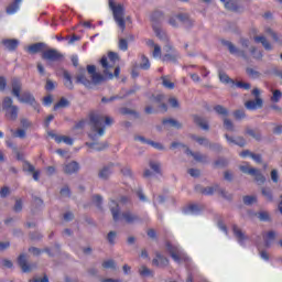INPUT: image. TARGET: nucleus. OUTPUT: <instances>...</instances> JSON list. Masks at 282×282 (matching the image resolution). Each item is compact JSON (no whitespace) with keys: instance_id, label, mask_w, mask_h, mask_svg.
<instances>
[{"instance_id":"obj_29","label":"nucleus","mask_w":282,"mask_h":282,"mask_svg":"<svg viewBox=\"0 0 282 282\" xmlns=\"http://www.w3.org/2000/svg\"><path fill=\"white\" fill-rule=\"evenodd\" d=\"M134 140H139L140 142H143V143H147V144H151V147H153L154 149H158L159 151H162V149H164V147H162L158 142L147 141V139H144V137H135Z\"/></svg>"},{"instance_id":"obj_20","label":"nucleus","mask_w":282,"mask_h":282,"mask_svg":"<svg viewBox=\"0 0 282 282\" xmlns=\"http://www.w3.org/2000/svg\"><path fill=\"white\" fill-rule=\"evenodd\" d=\"M64 86L66 89H74V79L68 70H63Z\"/></svg>"},{"instance_id":"obj_36","label":"nucleus","mask_w":282,"mask_h":282,"mask_svg":"<svg viewBox=\"0 0 282 282\" xmlns=\"http://www.w3.org/2000/svg\"><path fill=\"white\" fill-rule=\"evenodd\" d=\"M65 107H69V100H67L65 97H62L58 104H56L53 109L54 111H57V109H63Z\"/></svg>"},{"instance_id":"obj_23","label":"nucleus","mask_w":282,"mask_h":282,"mask_svg":"<svg viewBox=\"0 0 282 282\" xmlns=\"http://www.w3.org/2000/svg\"><path fill=\"white\" fill-rule=\"evenodd\" d=\"M225 138L229 144H237V147H246V139H243L242 137H238L235 140L232 137L225 134Z\"/></svg>"},{"instance_id":"obj_15","label":"nucleus","mask_w":282,"mask_h":282,"mask_svg":"<svg viewBox=\"0 0 282 282\" xmlns=\"http://www.w3.org/2000/svg\"><path fill=\"white\" fill-rule=\"evenodd\" d=\"M2 45L9 52H17V47H19V40H17V39H4V40H2Z\"/></svg>"},{"instance_id":"obj_39","label":"nucleus","mask_w":282,"mask_h":282,"mask_svg":"<svg viewBox=\"0 0 282 282\" xmlns=\"http://www.w3.org/2000/svg\"><path fill=\"white\" fill-rule=\"evenodd\" d=\"M162 19H164V13L162 11H155L151 15V21H153V23H158V21H162Z\"/></svg>"},{"instance_id":"obj_12","label":"nucleus","mask_w":282,"mask_h":282,"mask_svg":"<svg viewBox=\"0 0 282 282\" xmlns=\"http://www.w3.org/2000/svg\"><path fill=\"white\" fill-rule=\"evenodd\" d=\"M202 193L203 195H213V193H219V195H221V197H224L225 199H230V197L226 195V191L219 188V185L205 187L202 189Z\"/></svg>"},{"instance_id":"obj_32","label":"nucleus","mask_w":282,"mask_h":282,"mask_svg":"<svg viewBox=\"0 0 282 282\" xmlns=\"http://www.w3.org/2000/svg\"><path fill=\"white\" fill-rule=\"evenodd\" d=\"M246 73L249 76V78H252L253 80H256L257 78H261V73L254 68L247 67Z\"/></svg>"},{"instance_id":"obj_6","label":"nucleus","mask_w":282,"mask_h":282,"mask_svg":"<svg viewBox=\"0 0 282 282\" xmlns=\"http://www.w3.org/2000/svg\"><path fill=\"white\" fill-rule=\"evenodd\" d=\"M109 8L112 10L113 19L117 25L120 28L121 32H124L127 29V22H124V6H116L113 0H109Z\"/></svg>"},{"instance_id":"obj_53","label":"nucleus","mask_w":282,"mask_h":282,"mask_svg":"<svg viewBox=\"0 0 282 282\" xmlns=\"http://www.w3.org/2000/svg\"><path fill=\"white\" fill-rule=\"evenodd\" d=\"M93 202L97 206V208L102 207V196H100V195L93 196Z\"/></svg>"},{"instance_id":"obj_33","label":"nucleus","mask_w":282,"mask_h":282,"mask_svg":"<svg viewBox=\"0 0 282 282\" xmlns=\"http://www.w3.org/2000/svg\"><path fill=\"white\" fill-rule=\"evenodd\" d=\"M177 58L180 55L177 53L174 54H165L162 58L163 63H177Z\"/></svg>"},{"instance_id":"obj_35","label":"nucleus","mask_w":282,"mask_h":282,"mask_svg":"<svg viewBox=\"0 0 282 282\" xmlns=\"http://www.w3.org/2000/svg\"><path fill=\"white\" fill-rule=\"evenodd\" d=\"M111 165L105 166L100 172H99V177L100 180H107V177H109V175H111Z\"/></svg>"},{"instance_id":"obj_46","label":"nucleus","mask_w":282,"mask_h":282,"mask_svg":"<svg viewBox=\"0 0 282 282\" xmlns=\"http://www.w3.org/2000/svg\"><path fill=\"white\" fill-rule=\"evenodd\" d=\"M224 127L227 131H235V124L228 118L224 119Z\"/></svg>"},{"instance_id":"obj_5","label":"nucleus","mask_w":282,"mask_h":282,"mask_svg":"<svg viewBox=\"0 0 282 282\" xmlns=\"http://www.w3.org/2000/svg\"><path fill=\"white\" fill-rule=\"evenodd\" d=\"M12 87V96L18 98L19 102H22L24 105H31V107H34L36 105V99L34 98V95L30 91H24L21 94V80L19 79H12L11 82Z\"/></svg>"},{"instance_id":"obj_64","label":"nucleus","mask_w":282,"mask_h":282,"mask_svg":"<svg viewBox=\"0 0 282 282\" xmlns=\"http://www.w3.org/2000/svg\"><path fill=\"white\" fill-rule=\"evenodd\" d=\"M193 140L198 142V144H208V139L202 137H193Z\"/></svg>"},{"instance_id":"obj_56","label":"nucleus","mask_w":282,"mask_h":282,"mask_svg":"<svg viewBox=\"0 0 282 282\" xmlns=\"http://www.w3.org/2000/svg\"><path fill=\"white\" fill-rule=\"evenodd\" d=\"M234 116L236 120H243V118H246V112L243 110H236Z\"/></svg>"},{"instance_id":"obj_14","label":"nucleus","mask_w":282,"mask_h":282,"mask_svg":"<svg viewBox=\"0 0 282 282\" xmlns=\"http://www.w3.org/2000/svg\"><path fill=\"white\" fill-rule=\"evenodd\" d=\"M50 138H54L55 142H57V144H61V142H64L65 144H68L69 147H72V144H74V139L66 137V135H58L54 132H48Z\"/></svg>"},{"instance_id":"obj_13","label":"nucleus","mask_w":282,"mask_h":282,"mask_svg":"<svg viewBox=\"0 0 282 282\" xmlns=\"http://www.w3.org/2000/svg\"><path fill=\"white\" fill-rule=\"evenodd\" d=\"M166 249L167 252H170V256L172 257L173 261H175V263H181L182 256H180V249H177V247L175 246H172L171 242H166Z\"/></svg>"},{"instance_id":"obj_37","label":"nucleus","mask_w":282,"mask_h":282,"mask_svg":"<svg viewBox=\"0 0 282 282\" xmlns=\"http://www.w3.org/2000/svg\"><path fill=\"white\" fill-rule=\"evenodd\" d=\"M219 79L225 85H235V79H231L226 73H219Z\"/></svg>"},{"instance_id":"obj_60","label":"nucleus","mask_w":282,"mask_h":282,"mask_svg":"<svg viewBox=\"0 0 282 282\" xmlns=\"http://www.w3.org/2000/svg\"><path fill=\"white\" fill-rule=\"evenodd\" d=\"M248 135H251V138H254V140H261V134L254 132V130L249 129L247 130Z\"/></svg>"},{"instance_id":"obj_51","label":"nucleus","mask_w":282,"mask_h":282,"mask_svg":"<svg viewBox=\"0 0 282 282\" xmlns=\"http://www.w3.org/2000/svg\"><path fill=\"white\" fill-rule=\"evenodd\" d=\"M282 98V93L281 90L276 89L273 91V96L271 97L272 102H279Z\"/></svg>"},{"instance_id":"obj_17","label":"nucleus","mask_w":282,"mask_h":282,"mask_svg":"<svg viewBox=\"0 0 282 282\" xmlns=\"http://www.w3.org/2000/svg\"><path fill=\"white\" fill-rule=\"evenodd\" d=\"M79 170L80 165H78V162L76 161H73L64 165V173L66 175H74V173H78Z\"/></svg>"},{"instance_id":"obj_44","label":"nucleus","mask_w":282,"mask_h":282,"mask_svg":"<svg viewBox=\"0 0 282 282\" xmlns=\"http://www.w3.org/2000/svg\"><path fill=\"white\" fill-rule=\"evenodd\" d=\"M141 69H150L151 68V62H149V57L142 55V63L140 65Z\"/></svg>"},{"instance_id":"obj_30","label":"nucleus","mask_w":282,"mask_h":282,"mask_svg":"<svg viewBox=\"0 0 282 282\" xmlns=\"http://www.w3.org/2000/svg\"><path fill=\"white\" fill-rule=\"evenodd\" d=\"M221 3H225V8L227 10H231L232 12H237L239 10V7L237 6V1L235 0H229L226 2V0H220Z\"/></svg>"},{"instance_id":"obj_21","label":"nucleus","mask_w":282,"mask_h":282,"mask_svg":"<svg viewBox=\"0 0 282 282\" xmlns=\"http://www.w3.org/2000/svg\"><path fill=\"white\" fill-rule=\"evenodd\" d=\"M24 171H28V173H33V180L35 182H39V177L41 176V172L36 171L34 165H32L30 162H25L23 166Z\"/></svg>"},{"instance_id":"obj_40","label":"nucleus","mask_w":282,"mask_h":282,"mask_svg":"<svg viewBox=\"0 0 282 282\" xmlns=\"http://www.w3.org/2000/svg\"><path fill=\"white\" fill-rule=\"evenodd\" d=\"M214 111H216L218 116H228V109L224 108V106L221 105L215 106Z\"/></svg>"},{"instance_id":"obj_16","label":"nucleus","mask_w":282,"mask_h":282,"mask_svg":"<svg viewBox=\"0 0 282 282\" xmlns=\"http://www.w3.org/2000/svg\"><path fill=\"white\" fill-rule=\"evenodd\" d=\"M152 265H155L156 268H166V265H169V260L160 252H156V258L152 260Z\"/></svg>"},{"instance_id":"obj_22","label":"nucleus","mask_w":282,"mask_h":282,"mask_svg":"<svg viewBox=\"0 0 282 282\" xmlns=\"http://www.w3.org/2000/svg\"><path fill=\"white\" fill-rule=\"evenodd\" d=\"M185 153L187 155H192V158H194V160H196V162H202V163H206L208 162V156L200 154V153H194L193 151H191V149L186 148L185 149Z\"/></svg>"},{"instance_id":"obj_43","label":"nucleus","mask_w":282,"mask_h":282,"mask_svg":"<svg viewBox=\"0 0 282 282\" xmlns=\"http://www.w3.org/2000/svg\"><path fill=\"white\" fill-rule=\"evenodd\" d=\"M120 113H122V116H135L137 118H139V116H140V115H138V112H135L129 108H121Z\"/></svg>"},{"instance_id":"obj_52","label":"nucleus","mask_w":282,"mask_h":282,"mask_svg":"<svg viewBox=\"0 0 282 282\" xmlns=\"http://www.w3.org/2000/svg\"><path fill=\"white\" fill-rule=\"evenodd\" d=\"M256 202H257L256 196H245L243 197V204H246L247 206H251V204H254Z\"/></svg>"},{"instance_id":"obj_54","label":"nucleus","mask_w":282,"mask_h":282,"mask_svg":"<svg viewBox=\"0 0 282 282\" xmlns=\"http://www.w3.org/2000/svg\"><path fill=\"white\" fill-rule=\"evenodd\" d=\"M13 210H14V213H21V210H23V200L18 199V200L15 202V205H14V207H13Z\"/></svg>"},{"instance_id":"obj_34","label":"nucleus","mask_w":282,"mask_h":282,"mask_svg":"<svg viewBox=\"0 0 282 282\" xmlns=\"http://www.w3.org/2000/svg\"><path fill=\"white\" fill-rule=\"evenodd\" d=\"M86 147H89V149H95V151H105L109 144L107 142L105 143H86Z\"/></svg>"},{"instance_id":"obj_2","label":"nucleus","mask_w":282,"mask_h":282,"mask_svg":"<svg viewBox=\"0 0 282 282\" xmlns=\"http://www.w3.org/2000/svg\"><path fill=\"white\" fill-rule=\"evenodd\" d=\"M46 45L43 42H39L35 44H32L28 47L29 54H39L42 52V58L43 61H48L50 63H61L63 58H65V55L63 53L58 52V50L55 48H48L45 50Z\"/></svg>"},{"instance_id":"obj_49","label":"nucleus","mask_w":282,"mask_h":282,"mask_svg":"<svg viewBox=\"0 0 282 282\" xmlns=\"http://www.w3.org/2000/svg\"><path fill=\"white\" fill-rule=\"evenodd\" d=\"M119 50H121L122 52H127V50H129V43L126 39L119 40Z\"/></svg>"},{"instance_id":"obj_58","label":"nucleus","mask_w":282,"mask_h":282,"mask_svg":"<svg viewBox=\"0 0 282 282\" xmlns=\"http://www.w3.org/2000/svg\"><path fill=\"white\" fill-rule=\"evenodd\" d=\"M150 167L152 169V171H154V173H162V171L160 170V163L150 162Z\"/></svg>"},{"instance_id":"obj_24","label":"nucleus","mask_w":282,"mask_h":282,"mask_svg":"<svg viewBox=\"0 0 282 282\" xmlns=\"http://www.w3.org/2000/svg\"><path fill=\"white\" fill-rule=\"evenodd\" d=\"M194 122L195 124H197V127H200V129H203L204 131H208L209 126H208V121H206L204 118L195 115L194 116Z\"/></svg>"},{"instance_id":"obj_62","label":"nucleus","mask_w":282,"mask_h":282,"mask_svg":"<svg viewBox=\"0 0 282 282\" xmlns=\"http://www.w3.org/2000/svg\"><path fill=\"white\" fill-rule=\"evenodd\" d=\"M62 197H72V191H69V187H64L61 189Z\"/></svg>"},{"instance_id":"obj_26","label":"nucleus","mask_w":282,"mask_h":282,"mask_svg":"<svg viewBox=\"0 0 282 282\" xmlns=\"http://www.w3.org/2000/svg\"><path fill=\"white\" fill-rule=\"evenodd\" d=\"M251 158L254 160V162H257L258 164H261V154H254L252 152H250L249 150H245L242 152H240V158Z\"/></svg>"},{"instance_id":"obj_18","label":"nucleus","mask_w":282,"mask_h":282,"mask_svg":"<svg viewBox=\"0 0 282 282\" xmlns=\"http://www.w3.org/2000/svg\"><path fill=\"white\" fill-rule=\"evenodd\" d=\"M232 231H234V236L236 237L238 243H240V246H243L245 241H247V239H248L246 234H243V231H241V229H239V227L237 225L232 226Z\"/></svg>"},{"instance_id":"obj_42","label":"nucleus","mask_w":282,"mask_h":282,"mask_svg":"<svg viewBox=\"0 0 282 282\" xmlns=\"http://www.w3.org/2000/svg\"><path fill=\"white\" fill-rule=\"evenodd\" d=\"M162 78V85L165 87V89H175V84L173 82H170L169 78L166 77H161Z\"/></svg>"},{"instance_id":"obj_7","label":"nucleus","mask_w":282,"mask_h":282,"mask_svg":"<svg viewBox=\"0 0 282 282\" xmlns=\"http://www.w3.org/2000/svg\"><path fill=\"white\" fill-rule=\"evenodd\" d=\"M2 110L8 120L14 121L19 118V106H14V100H12L11 97H4L2 100Z\"/></svg>"},{"instance_id":"obj_59","label":"nucleus","mask_w":282,"mask_h":282,"mask_svg":"<svg viewBox=\"0 0 282 282\" xmlns=\"http://www.w3.org/2000/svg\"><path fill=\"white\" fill-rule=\"evenodd\" d=\"M262 195L268 199V202H272V192L268 188H262Z\"/></svg>"},{"instance_id":"obj_3","label":"nucleus","mask_w":282,"mask_h":282,"mask_svg":"<svg viewBox=\"0 0 282 282\" xmlns=\"http://www.w3.org/2000/svg\"><path fill=\"white\" fill-rule=\"evenodd\" d=\"M110 212L113 218V221H124V224H137V221H140V216L135 215L131 212H123L120 215V205L117 204L116 200L110 202Z\"/></svg>"},{"instance_id":"obj_9","label":"nucleus","mask_w":282,"mask_h":282,"mask_svg":"<svg viewBox=\"0 0 282 282\" xmlns=\"http://www.w3.org/2000/svg\"><path fill=\"white\" fill-rule=\"evenodd\" d=\"M239 169L242 173H247V175L254 177V181L258 182V184H263L265 182V176L261 174V171L248 165H240Z\"/></svg>"},{"instance_id":"obj_4","label":"nucleus","mask_w":282,"mask_h":282,"mask_svg":"<svg viewBox=\"0 0 282 282\" xmlns=\"http://www.w3.org/2000/svg\"><path fill=\"white\" fill-rule=\"evenodd\" d=\"M91 131L97 133V135H105V124L108 127L113 124V119L110 117H105L104 115L93 112L89 115Z\"/></svg>"},{"instance_id":"obj_28","label":"nucleus","mask_w":282,"mask_h":282,"mask_svg":"<svg viewBox=\"0 0 282 282\" xmlns=\"http://www.w3.org/2000/svg\"><path fill=\"white\" fill-rule=\"evenodd\" d=\"M203 207L197 204H191L186 207L185 213H192V215H199L202 213Z\"/></svg>"},{"instance_id":"obj_11","label":"nucleus","mask_w":282,"mask_h":282,"mask_svg":"<svg viewBox=\"0 0 282 282\" xmlns=\"http://www.w3.org/2000/svg\"><path fill=\"white\" fill-rule=\"evenodd\" d=\"M223 45L228 47L230 54H236L237 56L245 58V61H248V55L246 54V52L237 48L231 42L224 40Z\"/></svg>"},{"instance_id":"obj_27","label":"nucleus","mask_w":282,"mask_h":282,"mask_svg":"<svg viewBox=\"0 0 282 282\" xmlns=\"http://www.w3.org/2000/svg\"><path fill=\"white\" fill-rule=\"evenodd\" d=\"M274 239H276V232H274V231H269V232L264 236V247H265V248H270V246H272V241H274Z\"/></svg>"},{"instance_id":"obj_63","label":"nucleus","mask_w":282,"mask_h":282,"mask_svg":"<svg viewBox=\"0 0 282 282\" xmlns=\"http://www.w3.org/2000/svg\"><path fill=\"white\" fill-rule=\"evenodd\" d=\"M187 173H188L192 177H199V175H200V172H199V170H197V169H189V170L187 171Z\"/></svg>"},{"instance_id":"obj_55","label":"nucleus","mask_w":282,"mask_h":282,"mask_svg":"<svg viewBox=\"0 0 282 282\" xmlns=\"http://www.w3.org/2000/svg\"><path fill=\"white\" fill-rule=\"evenodd\" d=\"M154 58H160V56H162V47H160V45H154V51L152 53Z\"/></svg>"},{"instance_id":"obj_41","label":"nucleus","mask_w":282,"mask_h":282,"mask_svg":"<svg viewBox=\"0 0 282 282\" xmlns=\"http://www.w3.org/2000/svg\"><path fill=\"white\" fill-rule=\"evenodd\" d=\"M250 53L252 54L253 58H256V61H261V58H263V53L258 51L254 46L251 47Z\"/></svg>"},{"instance_id":"obj_57","label":"nucleus","mask_w":282,"mask_h":282,"mask_svg":"<svg viewBox=\"0 0 282 282\" xmlns=\"http://www.w3.org/2000/svg\"><path fill=\"white\" fill-rule=\"evenodd\" d=\"M214 166H228V160L226 159H218L216 162H214Z\"/></svg>"},{"instance_id":"obj_1","label":"nucleus","mask_w":282,"mask_h":282,"mask_svg":"<svg viewBox=\"0 0 282 282\" xmlns=\"http://www.w3.org/2000/svg\"><path fill=\"white\" fill-rule=\"evenodd\" d=\"M120 61V57L118 56V53L116 52H109L108 56H102L100 59V65L104 69V75L96 72L95 65H87L86 69L88 74L90 75V78H87L85 75V68H80V74L76 76V83L78 85H84V87H87L90 89L93 85H100V83H105V80H113L115 78H120V66H116V64ZM116 67V68H115ZM115 68V73L111 72V69Z\"/></svg>"},{"instance_id":"obj_38","label":"nucleus","mask_w":282,"mask_h":282,"mask_svg":"<svg viewBox=\"0 0 282 282\" xmlns=\"http://www.w3.org/2000/svg\"><path fill=\"white\" fill-rule=\"evenodd\" d=\"M163 124H170L171 127H175V129H182V123L175 119H164Z\"/></svg>"},{"instance_id":"obj_25","label":"nucleus","mask_w":282,"mask_h":282,"mask_svg":"<svg viewBox=\"0 0 282 282\" xmlns=\"http://www.w3.org/2000/svg\"><path fill=\"white\" fill-rule=\"evenodd\" d=\"M253 41L256 43H261L263 45L264 50H267V52H270L272 50V44H270V42H268V40L263 35L254 36Z\"/></svg>"},{"instance_id":"obj_8","label":"nucleus","mask_w":282,"mask_h":282,"mask_svg":"<svg viewBox=\"0 0 282 282\" xmlns=\"http://www.w3.org/2000/svg\"><path fill=\"white\" fill-rule=\"evenodd\" d=\"M252 96H254L256 99L247 101L245 104V107L249 109V111H254V109H261L263 107V99L259 97L261 96V90H259V88H254L252 90Z\"/></svg>"},{"instance_id":"obj_61","label":"nucleus","mask_w":282,"mask_h":282,"mask_svg":"<svg viewBox=\"0 0 282 282\" xmlns=\"http://www.w3.org/2000/svg\"><path fill=\"white\" fill-rule=\"evenodd\" d=\"M55 87L56 86L54 85V82H52L51 79H46V85H45L46 91H53Z\"/></svg>"},{"instance_id":"obj_50","label":"nucleus","mask_w":282,"mask_h":282,"mask_svg":"<svg viewBox=\"0 0 282 282\" xmlns=\"http://www.w3.org/2000/svg\"><path fill=\"white\" fill-rule=\"evenodd\" d=\"M234 85L236 87H239V89H245L246 91H248V89H250L251 87L250 83H243V82H237Z\"/></svg>"},{"instance_id":"obj_10","label":"nucleus","mask_w":282,"mask_h":282,"mask_svg":"<svg viewBox=\"0 0 282 282\" xmlns=\"http://www.w3.org/2000/svg\"><path fill=\"white\" fill-rule=\"evenodd\" d=\"M175 19H177L180 23H183L185 28H191V25H193V22L191 19H188V14H178L175 18L170 19L169 23L172 25V28H177V22H175Z\"/></svg>"},{"instance_id":"obj_47","label":"nucleus","mask_w":282,"mask_h":282,"mask_svg":"<svg viewBox=\"0 0 282 282\" xmlns=\"http://www.w3.org/2000/svg\"><path fill=\"white\" fill-rule=\"evenodd\" d=\"M139 273L141 276H153V271H151L149 268L147 267H142L140 270H139Z\"/></svg>"},{"instance_id":"obj_31","label":"nucleus","mask_w":282,"mask_h":282,"mask_svg":"<svg viewBox=\"0 0 282 282\" xmlns=\"http://www.w3.org/2000/svg\"><path fill=\"white\" fill-rule=\"evenodd\" d=\"M22 0H14L13 3L9 4L7 7V14H14L19 10V3H21Z\"/></svg>"},{"instance_id":"obj_19","label":"nucleus","mask_w":282,"mask_h":282,"mask_svg":"<svg viewBox=\"0 0 282 282\" xmlns=\"http://www.w3.org/2000/svg\"><path fill=\"white\" fill-rule=\"evenodd\" d=\"M18 265H20L22 272H32V265L28 264V258L23 253L18 258Z\"/></svg>"},{"instance_id":"obj_45","label":"nucleus","mask_w":282,"mask_h":282,"mask_svg":"<svg viewBox=\"0 0 282 282\" xmlns=\"http://www.w3.org/2000/svg\"><path fill=\"white\" fill-rule=\"evenodd\" d=\"M102 268H105L106 270H116V262L113 260H107L102 262Z\"/></svg>"},{"instance_id":"obj_48","label":"nucleus","mask_w":282,"mask_h":282,"mask_svg":"<svg viewBox=\"0 0 282 282\" xmlns=\"http://www.w3.org/2000/svg\"><path fill=\"white\" fill-rule=\"evenodd\" d=\"M154 33L156 34L158 39L161 41L166 39V33H164L160 28L153 26Z\"/></svg>"}]
</instances>
